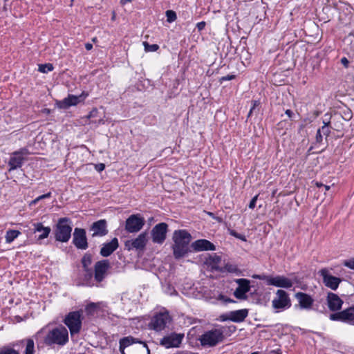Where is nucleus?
I'll list each match as a JSON object with an SVG mask.
<instances>
[{
  "label": "nucleus",
  "instance_id": "obj_1",
  "mask_svg": "<svg viewBox=\"0 0 354 354\" xmlns=\"http://www.w3.org/2000/svg\"><path fill=\"white\" fill-rule=\"evenodd\" d=\"M172 240L174 244L171 248L176 259H180L192 252L191 245H189L192 236L187 230H175L173 233Z\"/></svg>",
  "mask_w": 354,
  "mask_h": 354
},
{
  "label": "nucleus",
  "instance_id": "obj_2",
  "mask_svg": "<svg viewBox=\"0 0 354 354\" xmlns=\"http://www.w3.org/2000/svg\"><path fill=\"white\" fill-rule=\"evenodd\" d=\"M68 342V332L66 327L59 326L49 330L44 338L47 345L64 346Z\"/></svg>",
  "mask_w": 354,
  "mask_h": 354
},
{
  "label": "nucleus",
  "instance_id": "obj_3",
  "mask_svg": "<svg viewBox=\"0 0 354 354\" xmlns=\"http://www.w3.org/2000/svg\"><path fill=\"white\" fill-rule=\"evenodd\" d=\"M71 223V219L68 217L59 218L54 230L55 239L57 241L66 243L69 241L72 232Z\"/></svg>",
  "mask_w": 354,
  "mask_h": 354
},
{
  "label": "nucleus",
  "instance_id": "obj_4",
  "mask_svg": "<svg viewBox=\"0 0 354 354\" xmlns=\"http://www.w3.org/2000/svg\"><path fill=\"white\" fill-rule=\"evenodd\" d=\"M131 346V354H149V350L147 344L141 341H136V339L129 336L120 339V350L123 353L126 347Z\"/></svg>",
  "mask_w": 354,
  "mask_h": 354
},
{
  "label": "nucleus",
  "instance_id": "obj_5",
  "mask_svg": "<svg viewBox=\"0 0 354 354\" xmlns=\"http://www.w3.org/2000/svg\"><path fill=\"white\" fill-rule=\"evenodd\" d=\"M252 277L256 279L265 281L268 286H273L278 288L288 289L292 288L294 284L291 279L287 278L283 275L270 277L266 274H254Z\"/></svg>",
  "mask_w": 354,
  "mask_h": 354
},
{
  "label": "nucleus",
  "instance_id": "obj_6",
  "mask_svg": "<svg viewBox=\"0 0 354 354\" xmlns=\"http://www.w3.org/2000/svg\"><path fill=\"white\" fill-rule=\"evenodd\" d=\"M224 330L223 328H214L203 333L199 338L200 342L203 346L212 347L224 339Z\"/></svg>",
  "mask_w": 354,
  "mask_h": 354
},
{
  "label": "nucleus",
  "instance_id": "obj_7",
  "mask_svg": "<svg viewBox=\"0 0 354 354\" xmlns=\"http://www.w3.org/2000/svg\"><path fill=\"white\" fill-rule=\"evenodd\" d=\"M80 311H71L64 319V324L68 327L71 334L78 333L81 329L82 321Z\"/></svg>",
  "mask_w": 354,
  "mask_h": 354
},
{
  "label": "nucleus",
  "instance_id": "obj_8",
  "mask_svg": "<svg viewBox=\"0 0 354 354\" xmlns=\"http://www.w3.org/2000/svg\"><path fill=\"white\" fill-rule=\"evenodd\" d=\"M145 223V218L140 214H132L126 220L125 230L129 233H136L143 227Z\"/></svg>",
  "mask_w": 354,
  "mask_h": 354
},
{
  "label": "nucleus",
  "instance_id": "obj_9",
  "mask_svg": "<svg viewBox=\"0 0 354 354\" xmlns=\"http://www.w3.org/2000/svg\"><path fill=\"white\" fill-rule=\"evenodd\" d=\"M168 231V225L166 223H160L151 230V239L154 243L162 244L166 239Z\"/></svg>",
  "mask_w": 354,
  "mask_h": 354
},
{
  "label": "nucleus",
  "instance_id": "obj_10",
  "mask_svg": "<svg viewBox=\"0 0 354 354\" xmlns=\"http://www.w3.org/2000/svg\"><path fill=\"white\" fill-rule=\"evenodd\" d=\"M272 304L275 309L289 308L291 306L289 295L283 290H277L276 297L272 300Z\"/></svg>",
  "mask_w": 354,
  "mask_h": 354
},
{
  "label": "nucleus",
  "instance_id": "obj_11",
  "mask_svg": "<svg viewBox=\"0 0 354 354\" xmlns=\"http://www.w3.org/2000/svg\"><path fill=\"white\" fill-rule=\"evenodd\" d=\"M147 242V234L146 232H142L136 239L126 241L124 247L129 251L132 250H143L145 248Z\"/></svg>",
  "mask_w": 354,
  "mask_h": 354
},
{
  "label": "nucleus",
  "instance_id": "obj_12",
  "mask_svg": "<svg viewBox=\"0 0 354 354\" xmlns=\"http://www.w3.org/2000/svg\"><path fill=\"white\" fill-rule=\"evenodd\" d=\"M110 263L108 259L97 261L94 266V278L97 283L102 282L106 277Z\"/></svg>",
  "mask_w": 354,
  "mask_h": 354
},
{
  "label": "nucleus",
  "instance_id": "obj_13",
  "mask_svg": "<svg viewBox=\"0 0 354 354\" xmlns=\"http://www.w3.org/2000/svg\"><path fill=\"white\" fill-rule=\"evenodd\" d=\"M87 96L88 94L84 92L80 95H68L64 100L57 101L56 105L59 109H66L71 106H75L80 102H83Z\"/></svg>",
  "mask_w": 354,
  "mask_h": 354
},
{
  "label": "nucleus",
  "instance_id": "obj_14",
  "mask_svg": "<svg viewBox=\"0 0 354 354\" xmlns=\"http://www.w3.org/2000/svg\"><path fill=\"white\" fill-rule=\"evenodd\" d=\"M171 317L168 311L160 312L152 319L151 325L153 329L156 331L163 330L170 323Z\"/></svg>",
  "mask_w": 354,
  "mask_h": 354
},
{
  "label": "nucleus",
  "instance_id": "obj_15",
  "mask_svg": "<svg viewBox=\"0 0 354 354\" xmlns=\"http://www.w3.org/2000/svg\"><path fill=\"white\" fill-rule=\"evenodd\" d=\"M238 287L234 292V295L239 299H247L246 294L250 290V281L247 279L240 278L234 280Z\"/></svg>",
  "mask_w": 354,
  "mask_h": 354
},
{
  "label": "nucleus",
  "instance_id": "obj_16",
  "mask_svg": "<svg viewBox=\"0 0 354 354\" xmlns=\"http://www.w3.org/2000/svg\"><path fill=\"white\" fill-rule=\"evenodd\" d=\"M73 243L76 248L80 250H86L88 247L86 230L83 228L76 227L74 230Z\"/></svg>",
  "mask_w": 354,
  "mask_h": 354
},
{
  "label": "nucleus",
  "instance_id": "obj_17",
  "mask_svg": "<svg viewBox=\"0 0 354 354\" xmlns=\"http://www.w3.org/2000/svg\"><path fill=\"white\" fill-rule=\"evenodd\" d=\"M319 273L322 277L323 283L326 287L333 290L337 289L342 281L340 278L331 275L326 268L320 270Z\"/></svg>",
  "mask_w": 354,
  "mask_h": 354
},
{
  "label": "nucleus",
  "instance_id": "obj_18",
  "mask_svg": "<svg viewBox=\"0 0 354 354\" xmlns=\"http://www.w3.org/2000/svg\"><path fill=\"white\" fill-rule=\"evenodd\" d=\"M90 230L93 232V237L106 235L109 232L106 221L101 219L94 222L91 226Z\"/></svg>",
  "mask_w": 354,
  "mask_h": 354
},
{
  "label": "nucleus",
  "instance_id": "obj_19",
  "mask_svg": "<svg viewBox=\"0 0 354 354\" xmlns=\"http://www.w3.org/2000/svg\"><path fill=\"white\" fill-rule=\"evenodd\" d=\"M183 335L173 333L170 335L164 337L161 341V345L165 348L178 347L182 342Z\"/></svg>",
  "mask_w": 354,
  "mask_h": 354
},
{
  "label": "nucleus",
  "instance_id": "obj_20",
  "mask_svg": "<svg viewBox=\"0 0 354 354\" xmlns=\"http://www.w3.org/2000/svg\"><path fill=\"white\" fill-rule=\"evenodd\" d=\"M191 248L195 252L214 251L216 250V246L207 239H198L191 244Z\"/></svg>",
  "mask_w": 354,
  "mask_h": 354
},
{
  "label": "nucleus",
  "instance_id": "obj_21",
  "mask_svg": "<svg viewBox=\"0 0 354 354\" xmlns=\"http://www.w3.org/2000/svg\"><path fill=\"white\" fill-rule=\"evenodd\" d=\"M295 296L299 303L300 308L304 309L312 308L315 301L310 295L305 292H297Z\"/></svg>",
  "mask_w": 354,
  "mask_h": 354
},
{
  "label": "nucleus",
  "instance_id": "obj_22",
  "mask_svg": "<svg viewBox=\"0 0 354 354\" xmlns=\"http://www.w3.org/2000/svg\"><path fill=\"white\" fill-rule=\"evenodd\" d=\"M119 247L118 239L114 237L111 241L105 243L100 249V254L103 257L110 256Z\"/></svg>",
  "mask_w": 354,
  "mask_h": 354
},
{
  "label": "nucleus",
  "instance_id": "obj_23",
  "mask_svg": "<svg viewBox=\"0 0 354 354\" xmlns=\"http://www.w3.org/2000/svg\"><path fill=\"white\" fill-rule=\"evenodd\" d=\"M248 311H231L229 315H222L219 317V320L225 322L227 320H231L234 322H240L244 320L248 316Z\"/></svg>",
  "mask_w": 354,
  "mask_h": 354
},
{
  "label": "nucleus",
  "instance_id": "obj_24",
  "mask_svg": "<svg viewBox=\"0 0 354 354\" xmlns=\"http://www.w3.org/2000/svg\"><path fill=\"white\" fill-rule=\"evenodd\" d=\"M330 319L334 321L350 323L354 320V311H337L330 315Z\"/></svg>",
  "mask_w": 354,
  "mask_h": 354
},
{
  "label": "nucleus",
  "instance_id": "obj_25",
  "mask_svg": "<svg viewBox=\"0 0 354 354\" xmlns=\"http://www.w3.org/2000/svg\"><path fill=\"white\" fill-rule=\"evenodd\" d=\"M327 303L329 310H340L343 304L342 299L333 292H328L327 295Z\"/></svg>",
  "mask_w": 354,
  "mask_h": 354
},
{
  "label": "nucleus",
  "instance_id": "obj_26",
  "mask_svg": "<svg viewBox=\"0 0 354 354\" xmlns=\"http://www.w3.org/2000/svg\"><path fill=\"white\" fill-rule=\"evenodd\" d=\"M221 262V257L216 254H209L205 261V263L212 270L223 272V268L219 266Z\"/></svg>",
  "mask_w": 354,
  "mask_h": 354
},
{
  "label": "nucleus",
  "instance_id": "obj_27",
  "mask_svg": "<svg viewBox=\"0 0 354 354\" xmlns=\"http://www.w3.org/2000/svg\"><path fill=\"white\" fill-rule=\"evenodd\" d=\"M25 160V158H21L17 155V153L12 152L8 162V165L9 167L8 171H11L21 167Z\"/></svg>",
  "mask_w": 354,
  "mask_h": 354
},
{
  "label": "nucleus",
  "instance_id": "obj_28",
  "mask_svg": "<svg viewBox=\"0 0 354 354\" xmlns=\"http://www.w3.org/2000/svg\"><path fill=\"white\" fill-rule=\"evenodd\" d=\"M33 232H40L38 236V240H43L47 238L50 233L51 229L50 227H45L41 223H35L32 224Z\"/></svg>",
  "mask_w": 354,
  "mask_h": 354
},
{
  "label": "nucleus",
  "instance_id": "obj_29",
  "mask_svg": "<svg viewBox=\"0 0 354 354\" xmlns=\"http://www.w3.org/2000/svg\"><path fill=\"white\" fill-rule=\"evenodd\" d=\"M21 234V232L19 230H8L6 232L5 239L6 242L7 243H12L15 239H17L19 235Z\"/></svg>",
  "mask_w": 354,
  "mask_h": 354
},
{
  "label": "nucleus",
  "instance_id": "obj_30",
  "mask_svg": "<svg viewBox=\"0 0 354 354\" xmlns=\"http://www.w3.org/2000/svg\"><path fill=\"white\" fill-rule=\"evenodd\" d=\"M235 302L236 301L222 294L218 295V297L216 298V304L219 305L226 306L228 304Z\"/></svg>",
  "mask_w": 354,
  "mask_h": 354
},
{
  "label": "nucleus",
  "instance_id": "obj_31",
  "mask_svg": "<svg viewBox=\"0 0 354 354\" xmlns=\"http://www.w3.org/2000/svg\"><path fill=\"white\" fill-rule=\"evenodd\" d=\"M107 308V305L104 302H89L86 304V308L84 310H97V309H102Z\"/></svg>",
  "mask_w": 354,
  "mask_h": 354
},
{
  "label": "nucleus",
  "instance_id": "obj_32",
  "mask_svg": "<svg viewBox=\"0 0 354 354\" xmlns=\"http://www.w3.org/2000/svg\"><path fill=\"white\" fill-rule=\"evenodd\" d=\"M92 258L93 256L91 254L88 252L85 253L81 259V263L82 265V267L91 266L92 263Z\"/></svg>",
  "mask_w": 354,
  "mask_h": 354
},
{
  "label": "nucleus",
  "instance_id": "obj_33",
  "mask_svg": "<svg viewBox=\"0 0 354 354\" xmlns=\"http://www.w3.org/2000/svg\"><path fill=\"white\" fill-rule=\"evenodd\" d=\"M54 69L53 65L50 63L39 64L38 71L43 73H47Z\"/></svg>",
  "mask_w": 354,
  "mask_h": 354
},
{
  "label": "nucleus",
  "instance_id": "obj_34",
  "mask_svg": "<svg viewBox=\"0 0 354 354\" xmlns=\"http://www.w3.org/2000/svg\"><path fill=\"white\" fill-rule=\"evenodd\" d=\"M324 124L323 126L319 129L320 130L321 133L325 136L326 137H328L330 133V122H323Z\"/></svg>",
  "mask_w": 354,
  "mask_h": 354
},
{
  "label": "nucleus",
  "instance_id": "obj_35",
  "mask_svg": "<svg viewBox=\"0 0 354 354\" xmlns=\"http://www.w3.org/2000/svg\"><path fill=\"white\" fill-rule=\"evenodd\" d=\"M143 46L146 52H156L159 49V46L158 44H149L147 41L143 42Z\"/></svg>",
  "mask_w": 354,
  "mask_h": 354
},
{
  "label": "nucleus",
  "instance_id": "obj_36",
  "mask_svg": "<svg viewBox=\"0 0 354 354\" xmlns=\"http://www.w3.org/2000/svg\"><path fill=\"white\" fill-rule=\"evenodd\" d=\"M166 17H167V21L169 23H171L174 21H176L177 17L176 13L171 10H168L165 12Z\"/></svg>",
  "mask_w": 354,
  "mask_h": 354
},
{
  "label": "nucleus",
  "instance_id": "obj_37",
  "mask_svg": "<svg viewBox=\"0 0 354 354\" xmlns=\"http://www.w3.org/2000/svg\"><path fill=\"white\" fill-rule=\"evenodd\" d=\"M34 353V342L31 339L27 340V344L25 350V354H33Z\"/></svg>",
  "mask_w": 354,
  "mask_h": 354
},
{
  "label": "nucleus",
  "instance_id": "obj_38",
  "mask_svg": "<svg viewBox=\"0 0 354 354\" xmlns=\"http://www.w3.org/2000/svg\"><path fill=\"white\" fill-rule=\"evenodd\" d=\"M223 268V271H227L229 272H236L238 271V268L236 266L230 264V263H226L225 266Z\"/></svg>",
  "mask_w": 354,
  "mask_h": 354
},
{
  "label": "nucleus",
  "instance_id": "obj_39",
  "mask_svg": "<svg viewBox=\"0 0 354 354\" xmlns=\"http://www.w3.org/2000/svg\"><path fill=\"white\" fill-rule=\"evenodd\" d=\"M228 232L230 235L236 237V239H239L243 241H246V238H245V235L239 234V233L236 232L235 230H231V229H228Z\"/></svg>",
  "mask_w": 354,
  "mask_h": 354
},
{
  "label": "nucleus",
  "instance_id": "obj_40",
  "mask_svg": "<svg viewBox=\"0 0 354 354\" xmlns=\"http://www.w3.org/2000/svg\"><path fill=\"white\" fill-rule=\"evenodd\" d=\"M228 232L230 235L236 237V239H239L243 241H246V238H245V235L239 234V233L236 232L235 230H231V229H228Z\"/></svg>",
  "mask_w": 354,
  "mask_h": 354
},
{
  "label": "nucleus",
  "instance_id": "obj_41",
  "mask_svg": "<svg viewBox=\"0 0 354 354\" xmlns=\"http://www.w3.org/2000/svg\"><path fill=\"white\" fill-rule=\"evenodd\" d=\"M14 153H17V155L21 158H25V156L30 154V152L26 147L21 148L19 150L14 151Z\"/></svg>",
  "mask_w": 354,
  "mask_h": 354
},
{
  "label": "nucleus",
  "instance_id": "obj_42",
  "mask_svg": "<svg viewBox=\"0 0 354 354\" xmlns=\"http://www.w3.org/2000/svg\"><path fill=\"white\" fill-rule=\"evenodd\" d=\"M0 354H19V353L13 348H3L0 350Z\"/></svg>",
  "mask_w": 354,
  "mask_h": 354
},
{
  "label": "nucleus",
  "instance_id": "obj_43",
  "mask_svg": "<svg viewBox=\"0 0 354 354\" xmlns=\"http://www.w3.org/2000/svg\"><path fill=\"white\" fill-rule=\"evenodd\" d=\"M343 265L351 270H354V258L344 261Z\"/></svg>",
  "mask_w": 354,
  "mask_h": 354
},
{
  "label": "nucleus",
  "instance_id": "obj_44",
  "mask_svg": "<svg viewBox=\"0 0 354 354\" xmlns=\"http://www.w3.org/2000/svg\"><path fill=\"white\" fill-rule=\"evenodd\" d=\"M252 106L251 107V109L248 114V118H250L251 116V115H252V112L254 111V110L255 109V108L260 104V102L258 100H252Z\"/></svg>",
  "mask_w": 354,
  "mask_h": 354
},
{
  "label": "nucleus",
  "instance_id": "obj_45",
  "mask_svg": "<svg viewBox=\"0 0 354 354\" xmlns=\"http://www.w3.org/2000/svg\"><path fill=\"white\" fill-rule=\"evenodd\" d=\"M236 76L234 75H227L225 76H223L220 78V82L222 83L225 81H229L235 79Z\"/></svg>",
  "mask_w": 354,
  "mask_h": 354
},
{
  "label": "nucleus",
  "instance_id": "obj_46",
  "mask_svg": "<svg viewBox=\"0 0 354 354\" xmlns=\"http://www.w3.org/2000/svg\"><path fill=\"white\" fill-rule=\"evenodd\" d=\"M323 140V134L321 133L320 130H317L316 136H315V141L316 143L320 144L322 142Z\"/></svg>",
  "mask_w": 354,
  "mask_h": 354
},
{
  "label": "nucleus",
  "instance_id": "obj_47",
  "mask_svg": "<svg viewBox=\"0 0 354 354\" xmlns=\"http://www.w3.org/2000/svg\"><path fill=\"white\" fill-rule=\"evenodd\" d=\"M258 198V195L254 196L250 201L248 207L250 209H254L256 206V203Z\"/></svg>",
  "mask_w": 354,
  "mask_h": 354
},
{
  "label": "nucleus",
  "instance_id": "obj_48",
  "mask_svg": "<svg viewBox=\"0 0 354 354\" xmlns=\"http://www.w3.org/2000/svg\"><path fill=\"white\" fill-rule=\"evenodd\" d=\"M205 26L206 23L205 21H201L196 24V28L198 31H201L205 28Z\"/></svg>",
  "mask_w": 354,
  "mask_h": 354
},
{
  "label": "nucleus",
  "instance_id": "obj_49",
  "mask_svg": "<svg viewBox=\"0 0 354 354\" xmlns=\"http://www.w3.org/2000/svg\"><path fill=\"white\" fill-rule=\"evenodd\" d=\"M50 197H51V192H48L46 194H44L43 195L38 196L37 198L39 201H41V200L45 199V198H49Z\"/></svg>",
  "mask_w": 354,
  "mask_h": 354
},
{
  "label": "nucleus",
  "instance_id": "obj_50",
  "mask_svg": "<svg viewBox=\"0 0 354 354\" xmlns=\"http://www.w3.org/2000/svg\"><path fill=\"white\" fill-rule=\"evenodd\" d=\"M104 168H105V165L103 163H100V164L95 165V169L99 172L103 171L104 169Z\"/></svg>",
  "mask_w": 354,
  "mask_h": 354
},
{
  "label": "nucleus",
  "instance_id": "obj_51",
  "mask_svg": "<svg viewBox=\"0 0 354 354\" xmlns=\"http://www.w3.org/2000/svg\"><path fill=\"white\" fill-rule=\"evenodd\" d=\"M93 275H94V272H91L90 275H88V273H85L84 277V280L85 281L88 282V281H90L92 279Z\"/></svg>",
  "mask_w": 354,
  "mask_h": 354
},
{
  "label": "nucleus",
  "instance_id": "obj_52",
  "mask_svg": "<svg viewBox=\"0 0 354 354\" xmlns=\"http://www.w3.org/2000/svg\"><path fill=\"white\" fill-rule=\"evenodd\" d=\"M82 268H83V270L85 272V273H88V275H90L91 272H94V270H93L92 268H90V266H87L86 267H82Z\"/></svg>",
  "mask_w": 354,
  "mask_h": 354
},
{
  "label": "nucleus",
  "instance_id": "obj_53",
  "mask_svg": "<svg viewBox=\"0 0 354 354\" xmlns=\"http://www.w3.org/2000/svg\"><path fill=\"white\" fill-rule=\"evenodd\" d=\"M98 111L97 110V109H93L89 113L88 115V118H93V117H95L96 116V115L97 114Z\"/></svg>",
  "mask_w": 354,
  "mask_h": 354
},
{
  "label": "nucleus",
  "instance_id": "obj_54",
  "mask_svg": "<svg viewBox=\"0 0 354 354\" xmlns=\"http://www.w3.org/2000/svg\"><path fill=\"white\" fill-rule=\"evenodd\" d=\"M341 62L342 64H344L346 67L348 66V59L346 58V57H343L341 59Z\"/></svg>",
  "mask_w": 354,
  "mask_h": 354
},
{
  "label": "nucleus",
  "instance_id": "obj_55",
  "mask_svg": "<svg viewBox=\"0 0 354 354\" xmlns=\"http://www.w3.org/2000/svg\"><path fill=\"white\" fill-rule=\"evenodd\" d=\"M285 113L288 116L289 118H291L292 117V115H294L293 112L290 109H287Z\"/></svg>",
  "mask_w": 354,
  "mask_h": 354
},
{
  "label": "nucleus",
  "instance_id": "obj_56",
  "mask_svg": "<svg viewBox=\"0 0 354 354\" xmlns=\"http://www.w3.org/2000/svg\"><path fill=\"white\" fill-rule=\"evenodd\" d=\"M85 48L87 50H91L93 48V45L91 44H90V43H86L85 44Z\"/></svg>",
  "mask_w": 354,
  "mask_h": 354
},
{
  "label": "nucleus",
  "instance_id": "obj_57",
  "mask_svg": "<svg viewBox=\"0 0 354 354\" xmlns=\"http://www.w3.org/2000/svg\"><path fill=\"white\" fill-rule=\"evenodd\" d=\"M39 201V200L38 199V198L37 197L35 199H34L33 201H31L30 203V205H36L38 202Z\"/></svg>",
  "mask_w": 354,
  "mask_h": 354
},
{
  "label": "nucleus",
  "instance_id": "obj_58",
  "mask_svg": "<svg viewBox=\"0 0 354 354\" xmlns=\"http://www.w3.org/2000/svg\"><path fill=\"white\" fill-rule=\"evenodd\" d=\"M132 0H120V3L122 5H125L128 2H131Z\"/></svg>",
  "mask_w": 354,
  "mask_h": 354
},
{
  "label": "nucleus",
  "instance_id": "obj_59",
  "mask_svg": "<svg viewBox=\"0 0 354 354\" xmlns=\"http://www.w3.org/2000/svg\"><path fill=\"white\" fill-rule=\"evenodd\" d=\"M315 185H316V186H317V187H324V184H322V183H319V182H316Z\"/></svg>",
  "mask_w": 354,
  "mask_h": 354
},
{
  "label": "nucleus",
  "instance_id": "obj_60",
  "mask_svg": "<svg viewBox=\"0 0 354 354\" xmlns=\"http://www.w3.org/2000/svg\"><path fill=\"white\" fill-rule=\"evenodd\" d=\"M324 187L326 191H328V190L330 189V186L329 185H324Z\"/></svg>",
  "mask_w": 354,
  "mask_h": 354
},
{
  "label": "nucleus",
  "instance_id": "obj_61",
  "mask_svg": "<svg viewBox=\"0 0 354 354\" xmlns=\"http://www.w3.org/2000/svg\"><path fill=\"white\" fill-rule=\"evenodd\" d=\"M345 310H354V306L348 307V308H346Z\"/></svg>",
  "mask_w": 354,
  "mask_h": 354
},
{
  "label": "nucleus",
  "instance_id": "obj_62",
  "mask_svg": "<svg viewBox=\"0 0 354 354\" xmlns=\"http://www.w3.org/2000/svg\"><path fill=\"white\" fill-rule=\"evenodd\" d=\"M274 354H281L280 352H274Z\"/></svg>",
  "mask_w": 354,
  "mask_h": 354
},
{
  "label": "nucleus",
  "instance_id": "obj_63",
  "mask_svg": "<svg viewBox=\"0 0 354 354\" xmlns=\"http://www.w3.org/2000/svg\"><path fill=\"white\" fill-rule=\"evenodd\" d=\"M252 354H258V353H252Z\"/></svg>",
  "mask_w": 354,
  "mask_h": 354
}]
</instances>
